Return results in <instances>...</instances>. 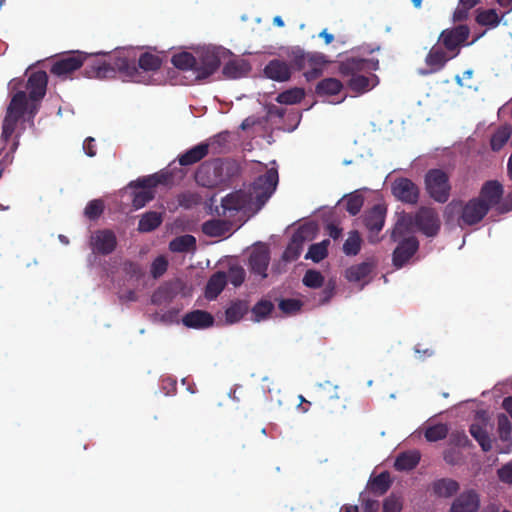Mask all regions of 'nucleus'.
<instances>
[{
  "instance_id": "obj_1",
  "label": "nucleus",
  "mask_w": 512,
  "mask_h": 512,
  "mask_svg": "<svg viewBox=\"0 0 512 512\" xmlns=\"http://www.w3.org/2000/svg\"><path fill=\"white\" fill-rule=\"evenodd\" d=\"M130 50L116 49L106 58H99V54L88 55L76 51L67 53L55 60L50 73L62 79L68 78L74 71L84 66V75L87 78L110 79L117 74L122 77H134L137 74L135 60L130 56Z\"/></svg>"
},
{
  "instance_id": "obj_2",
  "label": "nucleus",
  "mask_w": 512,
  "mask_h": 512,
  "mask_svg": "<svg viewBox=\"0 0 512 512\" xmlns=\"http://www.w3.org/2000/svg\"><path fill=\"white\" fill-rule=\"evenodd\" d=\"M470 28L465 24H459L441 31L437 43L434 44L425 57L427 70H421L422 75L441 71L448 61L457 57L461 49L469 46L476 39L469 42Z\"/></svg>"
},
{
  "instance_id": "obj_3",
  "label": "nucleus",
  "mask_w": 512,
  "mask_h": 512,
  "mask_svg": "<svg viewBox=\"0 0 512 512\" xmlns=\"http://www.w3.org/2000/svg\"><path fill=\"white\" fill-rule=\"evenodd\" d=\"M488 213L487 206L475 197L466 202L454 199L444 208L446 223H457L462 228L479 224Z\"/></svg>"
},
{
  "instance_id": "obj_4",
  "label": "nucleus",
  "mask_w": 512,
  "mask_h": 512,
  "mask_svg": "<svg viewBox=\"0 0 512 512\" xmlns=\"http://www.w3.org/2000/svg\"><path fill=\"white\" fill-rule=\"evenodd\" d=\"M404 219H399L391 232V240L397 242L392 253V264L396 269L404 267L419 249V241L415 236L405 237L408 232L404 227Z\"/></svg>"
},
{
  "instance_id": "obj_5",
  "label": "nucleus",
  "mask_w": 512,
  "mask_h": 512,
  "mask_svg": "<svg viewBox=\"0 0 512 512\" xmlns=\"http://www.w3.org/2000/svg\"><path fill=\"white\" fill-rule=\"evenodd\" d=\"M404 218V227L407 231H409L410 226H414L428 238H434L440 232L441 220L435 208L421 206L414 215L406 214L401 219Z\"/></svg>"
},
{
  "instance_id": "obj_6",
  "label": "nucleus",
  "mask_w": 512,
  "mask_h": 512,
  "mask_svg": "<svg viewBox=\"0 0 512 512\" xmlns=\"http://www.w3.org/2000/svg\"><path fill=\"white\" fill-rule=\"evenodd\" d=\"M504 189L502 184L497 180L486 181L475 197L481 203L487 206V210L495 209L498 214L508 213L512 210V194L502 201Z\"/></svg>"
},
{
  "instance_id": "obj_7",
  "label": "nucleus",
  "mask_w": 512,
  "mask_h": 512,
  "mask_svg": "<svg viewBox=\"0 0 512 512\" xmlns=\"http://www.w3.org/2000/svg\"><path fill=\"white\" fill-rule=\"evenodd\" d=\"M27 110V94L25 91L16 92L7 107L2 123V139L8 141L15 133L19 121Z\"/></svg>"
},
{
  "instance_id": "obj_8",
  "label": "nucleus",
  "mask_w": 512,
  "mask_h": 512,
  "mask_svg": "<svg viewBox=\"0 0 512 512\" xmlns=\"http://www.w3.org/2000/svg\"><path fill=\"white\" fill-rule=\"evenodd\" d=\"M425 190L438 203H446L450 197L451 185L448 174L441 169H430L424 177Z\"/></svg>"
},
{
  "instance_id": "obj_9",
  "label": "nucleus",
  "mask_w": 512,
  "mask_h": 512,
  "mask_svg": "<svg viewBox=\"0 0 512 512\" xmlns=\"http://www.w3.org/2000/svg\"><path fill=\"white\" fill-rule=\"evenodd\" d=\"M227 51L220 48H208L197 52L195 65V80L201 81L209 78L220 67L221 60Z\"/></svg>"
},
{
  "instance_id": "obj_10",
  "label": "nucleus",
  "mask_w": 512,
  "mask_h": 512,
  "mask_svg": "<svg viewBox=\"0 0 512 512\" xmlns=\"http://www.w3.org/2000/svg\"><path fill=\"white\" fill-rule=\"evenodd\" d=\"M379 69V60L349 56L339 62L338 71L343 79L350 80Z\"/></svg>"
},
{
  "instance_id": "obj_11",
  "label": "nucleus",
  "mask_w": 512,
  "mask_h": 512,
  "mask_svg": "<svg viewBox=\"0 0 512 512\" xmlns=\"http://www.w3.org/2000/svg\"><path fill=\"white\" fill-rule=\"evenodd\" d=\"M278 184V172L271 168L263 175L258 176L252 184L251 197L254 196L256 201L263 205L274 193Z\"/></svg>"
},
{
  "instance_id": "obj_12",
  "label": "nucleus",
  "mask_w": 512,
  "mask_h": 512,
  "mask_svg": "<svg viewBox=\"0 0 512 512\" xmlns=\"http://www.w3.org/2000/svg\"><path fill=\"white\" fill-rule=\"evenodd\" d=\"M391 193L394 198L407 205H417L420 198V188L411 179L397 177L391 183Z\"/></svg>"
},
{
  "instance_id": "obj_13",
  "label": "nucleus",
  "mask_w": 512,
  "mask_h": 512,
  "mask_svg": "<svg viewBox=\"0 0 512 512\" xmlns=\"http://www.w3.org/2000/svg\"><path fill=\"white\" fill-rule=\"evenodd\" d=\"M251 194L244 190H236L226 195L221 201V211L216 209L219 216H233L245 209L251 202Z\"/></svg>"
},
{
  "instance_id": "obj_14",
  "label": "nucleus",
  "mask_w": 512,
  "mask_h": 512,
  "mask_svg": "<svg viewBox=\"0 0 512 512\" xmlns=\"http://www.w3.org/2000/svg\"><path fill=\"white\" fill-rule=\"evenodd\" d=\"M480 507V493L474 488H468L456 495L449 512H478Z\"/></svg>"
},
{
  "instance_id": "obj_15",
  "label": "nucleus",
  "mask_w": 512,
  "mask_h": 512,
  "mask_svg": "<svg viewBox=\"0 0 512 512\" xmlns=\"http://www.w3.org/2000/svg\"><path fill=\"white\" fill-rule=\"evenodd\" d=\"M90 247L95 254L109 255L117 247V237L110 229L96 230L90 237Z\"/></svg>"
},
{
  "instance_id": "obj_16",
  "label": "nucleus",
  "mask_w": 512,
  "mask_h": 512,
  "mask_svg": "<svg viewBox=\"0 0 512 512\" xmlns=\"http://www.w3.org/2000/svg\"><path fill=\"white\" fill-rule=\"evenodd\" d=\"M270 263V250L264 243H258L250 252L248 267L250 271L261 278L267 277V269Z\"/></svg>"
},
{
  "instance_id": "obj_17",
  "label": "nucleus",
  "mask_w": 512,
  "mask_h": 512,
  "mask_svg": "<svg viewBox=\"0 0 512 512\" xmlns=\"http://www.w3.org/2000/svg\"><path fill=\"white\" fill-rule=\"evenodd\" d=\"M48 76L45 71L38 70L32 72L26 83V89L29 93V100L41 101L46 94Z\"/></svg>"
},
{
  "instance_id": "obj_18",
  "label": "nucleus",
  "mask_w": 512,
  "mask_h": 512,
  "mask_svg": "<svg viewBox=\"0 0 512 512\" xmlns=\"http://www.w3.org/2000/svg\"><path fill=\"white\" fill-rule=\"evenodd\" d=\"M386 217V208L382 205H374L370 210L366 211L362 217V221L367 230L377 235L383 228ZM373 241L372 239H370Z\"/></svg>"
},
{
  "instance_id": "obj_19",
  "label": "nucleus",
  "mask_w": 512,
  "mask_h": 512,
  "mask_svg": "<svg viewBox=\"0 0 512 512\" xmlns=\"http://www.w3.org/2000/svg\"><path fill=\"white\" fill-rule=\"evenodd\" d=\"M126 50H130V48H125ZM130 56L134 58L135 60V67L137 69V74L134 77H127L128 79L139 82L140 72L139 69H142L143 71L150 72V71H156L160 69L162 60L159 56L145 52L142 53L138 59L136 60V55L134 52V49H131Z\"/></svg>"
},
{
  "instance_id": "obj_20",
  "label": "nucleus",
  "mask_w": 512,
  "mask_h": 512,
  "mask_svg": "<svg viewBox=\"0 0 512 512\" xmlns=\"http://www.w3.org/2000/svg\"><path fill=\"white\" fill-rule=\"evenodd\" d=\"M469 432L484 452H489L492 449V440L489 435L488 423L485 418H481L479 421L472 423L470 425Z\"/></svg>"
},
{
  "instance_id": "obj_21",
  "label": "nucleus",
  "mask_w": 512,
  "mask_h": 512,
  "mask_svg": "<svg viewBox=\"0 0 512 512\" xmlns=\"http://www.w3.org/2000/svg\"><path fill=\"white\" fill-rule=\"evenodd\" d=\"M182 323L188 328L205 329L214 324V317L207 311L194 310L183 316Z\"/></svg>"
},
{
  "instance_id": "obj_22",
  "label": "nucleus",
  "mask_w": 512,
  "mask_h": 512,
  "mask_svg": "<svg viewBox=\"0 0 512 512\" xmlns=\"http://www.w3.org/2000/svg\"><path fill=\"white\" fill-rule=\"evenodd\" d=\"M379 83V78L373 72L359 75L350 80H346L347 87L357 93L364 94L373 89Z\"/></svg>"
},
{
  "instance_id": "obj_23",
  "label": "nucleus",
  "mask_w": 512,
  "mask_h": 512,
  "mask_svg": "<svg viewBox=\"0 0 512 512\" xmlns=\"http://www.w3.org/2000/svg\"><path fill=\"white\" fill-rule=\"evenodd\" d=\"M293 63L297 70H305L308 66L323 68L328 61L322 53H305L300 51L295 53Z\"/></svg>"
},
{
  "instance_id": "obj_24",
  "label": "nucleus",
  "mask_w": 512,
  "mask_h": 512,
  "mask_svg": "<svg viewBox=\"0 0 512 512\" xmlns=\"http://www.w3.org/2000/svg\"><path fill=\"white\" fill-rule=\"evenodd\" d=\"M267 78L278 82H284L290 79V66L283 60L273 59L264 68Z\"/></svg>"
},
{
  "instance_id": "obj_25",
  "label": "nucleus",
  "mask_w": 512,
  "mask_h": 512,
  "mask_svg": "<svg viewBox=\"0 0 512 512\" xmlns=\"http://www.w3.org/2000/svg\"><path fill=\"white\" fill-rule=\"evenodd\" d=\"M251 70L249 62L242 58H233L225 63L222 73L227 79H238L248 75Z\"/></svg>"
},
{
  "instance_id": "obj_26",
  "label": "nucleus",
  "mask_w": 512,
  "mask_h": 512,
  "mask_svg": "<svg viewBox=\"0 0 512 512\" xmlns=\"http://www.w3.org/2000/svg\"><path fill=\"white\" fill-rule=\"evenodd\" d=\"M227 285V275L224 271H217L210 276L205 286V298L215 300Z\"/></svg>"
},
{
  "instance_id": "obj_27",
  "label": "nucleus",
  "mask_w": 512,
  "mask_h": 512,
  "mask_svg": "<svg viewBox=\"0 0 512 512\" xmlns=\"http://www.w3.org/2000/svg\"><path fill=\"white\" fill-rule=\"evenodd\" d=\"M203 143L208 146V153L211 152L213 155L225 154L231 148V133L229 131H222Z\"/></svg>"
},
{
  "instance_id": "obj_28",
  "label": "nucleus",
  "mask_w": 512,
  "mask_h": 512,
  "mask_svg": "<svg viewBox=\"0 0 512 512\" xmlns=\"http://www.w3.org/2000/svg\"><path fill=\"white\" fill-rule=\"evenodd\" d=\"M304 232V227H301L296 232H294L283 253L284 260L294 261L299 258L303 249L304 241L306 239Z\"/></svg>"
},
{
  "instance_id": "obj_29",
  "label": "nucleus",
  "mask_w": 512,
  "mask_h": 512,
  "mask_svg": "<svg viewBox=\"0 0 512 512\" xmlns=\"http://www.w3.org/2000/svg\"><path fill=\"white\" fill-rule=\"evenodd\" d=\"M432 488L437 496L450 498L458 493L460 484L451 478H441L433 483Z\"/></svg>"
},
{
  "instance_id": "obj_30",
  "label": "nucleus",
  "mask_w": 512,
  "mask_h": 512,
  "mask_svg": "<svg viewBox=\"0 0 512 512\" xmlns=\"http://www.w3.org/2000/svg\"><path fill=\"white\" fill-rule=\"evenodd\" d=\"M373 268V262L369 261H364L362 263L352 265L345 270V278L349 282H360L371 274Z\"/></svg>"
},
{
  "instance_id": "obj_31",
  "label": "nucleus",
  "mask_w": 512,
  "mask_h": 512,
  "mask_svg": "<svg viewBox=\"0 0 512 512\" xmlns=\"http://www.w3.org/2000/svg\"><path fill=\"white\" fill-rule=\"evenodd\" d=\"M249 311L246 300H235L225 310V319L228 324L239 322Z\"/></svg>"
},
{
  "instance_id": "obj_32",
  "label": "nucleus",
  "mask_w": 512,
  "mask_h": 512,
  "mask_svg": "<svg viewBox=\"0 0 512 512\" xmlns=\"http://www.w3.org/2000/svg\"><path fill=\"white\" fill-rule=\"evenodd\" d=\"M208 154V146L204 145V143H200L191 149L187 150L185 153L181 154L178 158L179 164L182 166L193 165L199 161H201Z\"/></svg>"
},
{
  "instance_id": "obj_33",
  "label": "nucleus",
  "mask_w": 512,
  "mask_h": 512,
  "mask_svg": "<svg viewBox=\"0 0 512 512\" xmlns=\"http://www.w3.org/2000/svg\"><path fill=\"white\" fill-rule=\"evenodd\" d=\"M231 229V223L227 220L211 219L203 223L202 231L209 237H221Z\"/></svg>"
},
{
  "instance_id": "obj_34",
  "label": "nucleus",
  "mask_w": 512,
  "mask_h": 512,
  "mask_svg": "<svg viewBox=\"0 0 512 512\" xmlns=\"http://www.w3.org/2000/svg\"><path fill=\"white\" fill-rule=\"evenodd\" d=\"M163 221L162 214L157 211L144 213L138 223V231L148 233L157 229Z\"/></svg>"
},
{
  "instance_id": "obj_35",
  "label": "nucleus",
  "mask_w": 512,
  "mask_h": 512,
  "mask_svg": "<svg viewBox=\"0 0 512 512\" xmlns=\"http://www.w3.org/2000/svg\"><path fill=\"white\" fill-rule=\"evenodd\" d=\"M343 89V84L336 78L322 79L316 85L315 92L318 96H333L340 93Z\"/></svg>"
},
{
  "instance_id": "obj_36",
  "label": "nucleus",
  "mask_w": 512,
  "mask_h": 512,
  "mask_svg": "<svg viewBox=\"0 0 512 512\" xmlns=\"http://www.w3.org/2000/svg\"><path fill=\"white\" fill-rule=\"evenodd\" d=\"M171 63L179 70L191 71L195 76V65H197L196 56L189 52H180L174 54Z\"/></svg>"
},
{
  "instance_id": "obj_37",
  "label": "nucleus",
  "mask_w": 512,
  "mask_h": 512,
  "mask_svg": "<svg viewBox=\"0 0 512 512\" xmlns=\"http://www.w3.org/2000/svg\"><path fill=\"white\" fill-rule=\"evenodd\" d=\"M420 461L418 452H403L400 453L394 462V468L397 471H409L414 469Z\"/></svg>"
},
{
  "instance_id": "obj_38",
  "label": "nucleus",
  "mask_w": 512,
  "mask_h": 512,
  "mask_svg": "<svg viewBox=\"0 0 512 512\" xmlns=\"http://www.w3.org/2000/svg\"><path fill=\"white\" fill-rule=\"evenodd\" d=\"M391 478L387 471L381 472L376 477L369 480V490L377 495L381 496L385 494L391 487Z\"/></svg>"
},
{
  "instance_id": "obj_39",
  "label": "nucleus",
  "mask_w": 512,
  "mask_h": 512,
  "mask_svg": "<svg viewBox=\"0 0 512 512\" xmlns=\"http://www.w3.org/2000/svg\"><path fill=\"white\" fill-rule=\"evenodd\" d=\"M511 135L512 127L509 124L497 128L490 140L491 149L495 152L500 151L506 145Z\"/></svg>"
},
{
  "instance_id": "obj_40",
  "label": "nucleus",
  "mask_w": 512,
  "mask_h": 512,
  "mask_svg": "<svg viewBox=\"0 0 512 512\" xmlns=\"http://www.w3.org/2000/svg\"><path fill=\"white\" fill-rule=\"evenodd\" d=\"M172 252L184 253L196 249V239L193 235L185 234L174 238L169 243Z\"/></svg>"
},
{
  "instance_id": "obj_41",
  "label": "nucleus",
  "mask_w": 512,
  "mask_h": 512,
  "mask_svg": "<svg viewBox=\"0 0 512 512\" xmlns=\"http://www.w3.org/2000/svg\"><path fill=\"white\" fill-rule=\"evenodd\" d=\"M505 13L506 12L503 11H497L496 9L480 11L476 16V21L482 26L496 27Z\"/></svg>"
},
{
  "instance_id": "obj_42",
  "label": "nucleus",
  "mask_w": 512,
  "mask_h": 512,
  "mask_svg": "<svg viewBox=\"0 0 512 512\" xmlns=\"http://www.w3.org/2000/svg\"><path fill=\"white\" fill-rule=\"evenodd\" d=\"M449 428L447 424L437 423L428 426L424 432V437L428 442H437L447 437Z\"/></svg>"
},
{
  "instance_id": "obj_43",
  "label": "nucleus",
  "mask_w": 512,
  "mask_h": 512,
  "mask_svg": "<svg viewBox=\"0 0 512 512\" xmlns=\"http://www.w3.org/2000/svg\"><path fill=\"white\" fill-rule=\"evenodd\" d=\"M361 237L357 230H353L349 232L348 238L345 240L343 244V252L347 256H355L359 253L361 249Z\"/></svg>"
},
{
  "instance_id": "obj_44",
  "label": "nucleus",
  "mask_w": 512,
  "mask_h": 512,
  "mask_svg": "<svg viewBox=\"0 0 512 512\" xmlns=\"http://www.w3.org/2000/svg\"><path fill=\"white\" fill-rule=\"evenodd\" d=\"M304 96L305 93L303 89L292 88L278 94L276 101L280 104L293 105L301 102Z\"/></svg>"
},
{
  "instance_id": "obj_45",
  "label": "nucleus",
  "mask_w": 512,
  "mask_h": 512,
  "mask_svg": "<svg viewBox=\"0 0 512 512\" xmlns=\"http://www.w3.org/2000/svg\"><path fill=\"white\" fill-rule=\"evenodd\" d=\"M329 244H330V241L328 239H325V240L321 241L320 243L312 244L309 247L306 258H310L315 263L322 261L328 255Z\"/></svg>"
},
{
  "instance_id": "obj_46",
  "label": "nucleus",
  "mask_w": 512,
  "mask_h": 512,
  "mask_svg": "<svg viewBox=\"0 0 512 512\" xmlns=\"http://www.w3.org/2000/svg\"><path fill=\"white\" fill-rule=\"evenodd\" d=\"M479 3L480 0H459L458 6L453 13V21H465L469 16V11Z\"/></svg>"
},
{
  "instance_id": "obj_47",
  "label": "nucleus",
  "mask_w": 512,
  "mask_h": 512,
  "mask_svg": "<svg viewBox=\"0 0 512 512\" xmlns=\"http://www.w3.org/2000/svg\"><path fill=\"white\" fill-rule=\"evenodd\" d=\"M364 204V198L360 194L352 193L343 199L345 210L352 216L357 215Z\"/></svg>"
},
{
  "instance_id": "obj_48",
  "label": "nucleus",
  "mask_w": 512,
  "mask_h": 512,
  "mask_svg": "<svg viewBox=\"0 0 512 512\" xmlns=\"http://www.w3.org/2000/svg\"><path fill=\"white\" fill-rule=\"evenodd\" d=\"M175 296V291L171 284L160 286L152 295V303L160 305L169 303Z\"/></svg>"
},
{
  "instance_id": "obj_49",
  "label": "nucleus",
  "mask_w": 512,
  "mask_h": 512,
  "mask_svg": "<svg viewBox=\"0 0 512 512\" xmlns=\"http://www.w3.org/2000/svg\"><path fill=\"white\" fill-rule=\"evenodd\" d=\"M302 282L306 287L317 289L324 285L325 279L321 272L309 269L305 272Z\"/></svg>"
},
{
  "instance_id": "obj_50",
  "label": "nucleus",
  "mask_w": 512,
  "mask_h": 512,
  "mask_svg": "<svg viewBox=\"0 0 512 512\" xmlns=\"http://www.w3.org/2000/svg\"><path fill=\"white\" fill-rule=\"evenodd\" d=\"M274 309V305L269 300H261L252 308L253 320L259 322L265 319Z\"/></svg>"
},
{
  "instance_id": "obj_51",
  "label": "nucleus",
  "mask_w": 512,
  "mask_h": 512,
  "mask_svg": "<svg viewBox=\"0 0 512 512\" xmlns=\"http://www.w3.org/2000/svg\"><path fill=\"white\" fill-rule=\"evenodd\" d=\"M499 438L504 442H511L512 425L505 414H500L497 419Z\"/></svg>"
},
{
  "instance_id": "obj_52",
  "label": "nucleus",
  "mask_w": 512,
  "mask_h": 512,
  "mask_svg": "<svg viewBox=\"0 0 512 512\" xmlns=\"http://www.w3.org/2000/svg\"><path fill=\"white\" fill-rule=\"evenodd\" d=\"M104 202L101 199H94L88 202L84 215L90 220L98 219L104 212Z\"/></svg>"
},
{
  "instance_id": "obj_53",
  "label": "nucleus",
  "mask_w": 512,
  "mask_h": 512,
  "mask_svg": "<svg viewBox=\"0 0 512 512\" xmlns=\"http://www.w3.org/2000/svg\"><path fill=\"white\" fill-rule=\"evenodd\" d=\"M226 275L227 281L229 280L233 286L239 287L244 282L246 273L243 267L239 265H232L229 267Z\"/></svg>"
},
{
  "instance_id": "obj_54",
  "label": "nucleus",
  "mask_w": 512,
  "mask_h": 512,
  "mask_svg": "<svg viewBox=\"0 0 512 512\" xmlns=\"http://www.w3.org/2000/svg\"><path fill=\"white\" fill-rule=\"evenodd\" d=\"M302 301L299 299L294 298H288V299H282L279 302V309L288 315H293L298 313L302 308Z\"/></svg>"
},
{
  "instance_id": "obj_55",
  "label": "nucleus",
  "mask_w": 512,
  "mask_h": 512,
  "mask_svg": "<svg viewBox=\"0 0 512 512\" xmlns=\"http://www.w3.org/2000/svg\"><path fill=\"white\" fill-rule=\"evenodd\" d=\"M153 198L154 192L152 190H141L134 193L132 205L135 209H140L144 207Z\"/></svg>"
},
{
  "instance_id": "obj_56",
  "label": "nucleus",
  "mask_w": 512,
  "mask_h": 512,
  "mask_svg": "<svg viewBox=\"0 0 512 512\" xmlns=\"http://www.w3.org/2000/svg\"><path fill=\"white\" fill-rule=\"evenodd\" d=\"M335 290H336V281L335 280L330 279V280H328L327 283H324V288L319 293L318 303L320 305H324V304L328 303L334 296Z\"/></svg>"
},
{
  "instance_id": "obj_57",
  "label": "nucleus",
  "mask_w": 512,
  "mask_h": 512,
  "mask_svg": "<svg viewBox=\"0 0 512 512\" xmlns=\"http://www.w3.org/2000/svg\"><path fill=\"white\" fill-rule=\"evenodd\" d=\"M168 268V261L164 256H158L151 264V275L153 278H160Z\"/></svg>"
},
{
  "instance_id": "obj_58",
  "label": "nucleus",
  "mask_w": 512,
  "mask_h": 512,
  "mask_svg": "<svg viewBox=\"0 0 512 512\" xmlns=\"http://www.w3.org/2000/svg\"><path fill=\"white\" fill-rule=\"evenodd\" d=\"M200 196L192 192H184L178 196V203L186 209L192 208L200 203Z\"/></svg>"
},
{
  "instance_id": "obj_59",
  "label": "nucleus",
  "mask_w": 512,
  "mask_h": 512,
  "mask_svg": "<svg viewBox=\"0 0 512 512\" xmlns=\"http://www.w3.org/2000/svg\"><path fill=\"white\" fill-rule=\"evenodd\" d=\"M402 510V502L400 497L391 494L383 502V512H400Z\"/></svg>"
},
{
  "instance_id": "obj_60",
  "label": "nucleus",
  "mask_w": 512,
  "mask_h": 512,
  "mask_svg": "<svg viewBox=\"0 0 512 512\" xmlns=\"http://www.w3.org/2000/svg\"><path fill=\"white\" fill-rule=\"evenodd\" d=\"M159 182L160 180L155 176V174H153L139 178L134 185L136 187L142 188V190H152L159 185Z\"/></svg>"
},
{
  "instance_id": "obj_61",
  "label": "nucleus",
  "mask_w": 512,
  "mask_h": 512,
  "mask_svg": "<svg viewBox=\"0 0 512 512\" xmlns=\"http://www.w3.org/2000/svg\"><path fill=\"white\" fill-rule=\"evenodd\" d=\"M123 270L131 278L139 279L143 276L142 268L136 262L126 261L123 265Z\"/></svg>"
},
{
  "instance_id": "obj_62",
  "label": "nucleus",
  "mask_w": 512,
  "mask_h": 512,
  "mask_svg": "<svg viewBox=\"0 0 512 512\" xmlns=\"http://www.w3.org/2000/svg\"><path fill=\"white\" fill-rule=\"evenodd\" d=\"M500 481L512 485V462L503 465L497 471Z\"/></svg>"
},
{
  "instance_id": "obj_63",
  "label": "nucleus",
  "mask_w": 512,
  "mask_h": 512,
  "mask_svg": "<svg viewBox=\"0 0 512 512\" xmlns=\"http://www.w3.org/2000/svg\"><path fill=\"white\" fill-rule=\"evenodd\" d=\"M210 168V166L208 164H202L196 174H195V179L197 181L198 184L204 186V187H210L213 185V181L210 180V179H206L204 177V173Z\"/></svg>"
},
{
  "instance_id": "obj_64",
  "label": "nucleus",
  "mask_w": 512,
  "mask_h": 512,
  "mask_svg": "<svg viewBox=\"0 0 512 512\" xmlns=\"http://www.w3.org/2000/svg\"><path fill=\"white\" fill-rule=\"evenodd\" d=\"M461 453L456 449H448L444 452V460L450 465H456L459 463Z\"/></svg>"
}]
</instances>
